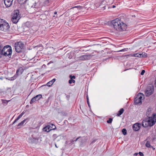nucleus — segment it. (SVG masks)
Masks as SVG:
<instances>
[{
  "instance_id": "nucleus-27",
  "label": "nucleus",
  "mask_w": 156,
  "mask_h": 156,
  "mask_svg": "<svg viewBox=\"0 0 156 156\" xmlns=\"http://www.w3.org/2000/svg\"><path fill=\"white\" fill-rule=\"evenodd\" d=\"M145 145L146 147H151L150 143L149 141H147L146 143L145 144Z\"/></svg>"
},
{
  "instance_id": "nucleus-44",
  "label": "nucleus",
  "mask_w": 156,
  "mask_h": 156,
  "mask_svg": "<svg viewBox=\"0 0 156 156\" xmlns=\"http://www.w3.org/2000/svg\"><path fill=\"white\" fill-rule=\"evenodd\" d=\"M113 8H115V6L114 5H113L112 6Z\"/></svg>"
},
{
  "instance_id": "nucleus-11",
  "label": "nucleus",
  "mask_w": 156,
  "mask_h": 156,
  "mask_svg": "<svg viewBox=\"0 0 156 156\" xmlns=\"http://www.w3.org/2000/svg\"><path fill=\"white\" fill-rule=\"evenodd\" d=\"M140 124L136 123L133 125V128L135 131H136L139 130L140 129Z\"/></svg>"
},
{
  "instance_id": "nucleus-31",
  "label": "nucleus",
  "mask_w": 156,
  "mask_h": 156,
  "mask_svg": "<svg viewBox=\"0 0 156 156\" xmlns=\"http://www.w3.org/2000/svg\"><path fill=\"white\" fill-rule=\"evenodd\" d=\"M151 111V108H149L147 109V114L149 115V114H150Z\"/></svg>"
},
{
  "instance_id": "nucleus-37",
  "label": "nucleus",
  "mask_w": 156,
  "mask_h": 156,
  "mask_svg": "<svg viewBox=\"0 0 156 156\" xmlns=\"http://www.w3.org/2000/svg\"><path fill=\"white\" fill-rule=\"evenodd\" d=\"M87 103L88 104V105L89 106V107L90 108V105L89 102V99H87Z\"/></svg>"
},
{
  "instance_id": "nucleus-18",
  "label": "nucleus",
  "mask_w": 156,
  "mask_h": 156,
  "mask_svg": "<svg viewBox=\"0 0 156 156\" xmlns=\"http://www.w3.org/2000/svg\"><path fill=\"white\" fill-rule=\"evenodd\" d=\"M56 79L55 78L53 79L51 81L48 82L46 84L47 85L48 87H51L55 81Z\"/></svg>"
},
{
  "instance_id": "nucleus-39",
  "label": "nucleus",
  "mask_w": 156,
  "mask_h": 156,
  "mask_svg": "<svg viewBox=\"0 0 156 156\" xmlns=\"http://www.w3.org/2000/svg\"><path fill=\"white\" fill-rule=\"evenodd\" d=\"M80 137V136L77 137L76 139V140H75V141H77V140Z\"/></svg>"
},
{
  "instance_id": "nucleus-42",
  "label": "nucleus",
  "mask_w": 156,
  "mask_h": 156,
  "mask_svg": "<svg viewBox=\"0 0 156 156\" xmlns=\"http://www.w3.org/2000/svg\"><path fill=\"white\" fill-rule=\"evenodd\" d=\"M96 140H93L92 142H91V144H93V143H94V142H95Z\"/></svg>"
},
{
  "instance_id": "nucleus-7",
  "label": "nucleus",
  "mask_w": 156,
  "mask_h": 156,
  "mask_svg": "<svg viewBox=\"0 0 156 156\" xmlns=\"http://www.w3.org/2000/svg\"><path fill=\"white\" fill-rule=\"evenodd\" d=\"M147 119L149 123V126H153L156 122V114H153L152 116L149 117Z\"/></svg>"
},
{
  "instance_id": "nucleus-26",
  "label": "nucleus",
  "mask_w": 156,
  "mask_h": 156,
  "mask_svg": "<svg viewBox=\"0 0 156 156\" xmlns=\"http://www.w3.org/2000/svg\"><path fill=\"white\" fill-rule=\"evenodd\" d=\"M76 8L77 9H78L80 10L81 9H82V7L81 6H74L72 8H71V9H74L75 8Z\"/></svg>"
},
{
  "instance_id": "nucleus-24",
  "label": "nucleus",
  "mask_w": 156,
  "mask_h": 156,
  "mask_svg": "<svg viewBox=\"0 0 156 156\" xmlns=\"http://www.w3.org/2000/svg\"><path fill=\"white\" fill-rule=\"evenodd\" d=\"M133 56L134 57H143V55H142V54H138V53H136V54H134Z\"/></svg>"
},
{
  "instance_id": "nucleus-41",
  "label": "nucleus",
  "mask_w": 156,
  "mask_h": 156,
  "mask_svg": "<svg viewBox=\"0 0 156 156\" xmlns=\"http://www.w3.org/2000/svg\"><path fill=\"white\" fill-rule=\"evenodd\" d=\"M138 154V153H135L134 154V156H136Z\"/></svg>"
},
{
  "instance_id": "nucleus-32",
  "label": "nucleus",
  "mask_w": 156,
  "mask_h": 156,
  "mask_svg": "<svg viewBox=\"0 0 156 156\" xmlns=\"http://www.w3.org/2000/svg\"><path fill=\"white\" fill-rule=\"evenodd\" d=\"M112 121V119L111 118L109 119L107 121V122L108 123H111Z\"/></svg>"
},
{
  "instance_id": "nucleus-38",
  "label": "nucleus",
  "mask_w": 156,
  "mask_h": 156,
  "mask_svg": "<svg viewBox=\"0 0 156 156\" xmlns=\"http://www.w3.org/2000/svg\"><path fill=\"white\" fill-rule=\"evenodd\" d=\"M139 154L140 156H144L143 154L141 152H139Z\"/></svg>"
},
{
  "instance_id": "nucleus-8",
  "label": "nucleus",
  "mask_w": 156,
  "mask_h": 156,
  "mask_svg": "<svg viewBox=\"0 0 156 156\" xmlns=\"http://www.w3.org/2000/svg\"><path fill=\"white\" fill-rule=\"evenodd\" d=\"M154 87L153 86H147L145 92L146 96L148 97L153 92Z\"/></svg>"
},
{
  "instance_id": "nucleus-4",
  "label": "nucleus",
  "mask_w": 156,
  "mask_h": 156,
  "mask_svg": "<svg viewBox=\"0 0 156 156\" xmlns=\"http://www.w3.org/2000/svg\"><path fill=\"white\" fill-rule=\"evenodd\" d=\"M20 12L18 10H16L13 12V16L12 18V21L15 23H17L20 18Z\"/></svg>"
},
{
  "instance_id": "nucleus-46",
  "label": "nucleus",
  "mask_w": 156,
  "mask_h": 156,
  "mask_svg": "<svg viewBox=\"0 0 156 156\" xmlns=\"http://www.w3.org/2000/svg\"><path fill=\"white\" fill-rule=\"evenodd\" d=\"M87 99H89V98H88V95H87Z\"/></svg>"
},
{
  "instance_id": "nucleus-5",
  "label": "nucleus",
  "mask_w": 156,
  "mask_h": 156,
  "mask_svg": "<svg viewBox=\"0 0 156 156\" xmlns=\"http://www.w3.org/2000/svg\"><path fill=\"white\" fill-rule=\"evenodd\" d=\"M143 98H144V95L142 93H139L135 98L134 99V103L136 105L138 104L141 105L142 103V100Z\"/></svg>"
},
{
  "instance_id": "nucleus-30",
  "label": "nucleus",
  "mask_w": 156,
  "mask_h": 156,
  "mask_svg": "<svg viewBox=\"0 0 156 156\" xmlns=\"http://www.w3.org/2000/svg\"><path fill=\"white\" fill-rule=\"evenodd\" d=\"M122 132L123 134L125 135L127 134V130L126 129H123L122 130Z\"/></svg>"
},
{
  "instance_id": "nucleus-14",
  "label": "nucleus",
  "mask_w": 156,
  "mask_h": 156,
  "mask_svg": "<svg viewBox=\"0 0 156 156\" xmlns=\"http://www.w3.org/2000/svg\"><path fill=\"white\" fill-rule=\"evenodd\" d=\"M29 119L27 118V119H24L23 121L21 122L20 123H19L17 126V128L19 129L21 128L22 126L24 125V123L27 121L26 123L28 122L29 121Z\"/></svg>"
},
{
  "instance_id": "nucleus-22",
  "label": "nucleus",
  "mask_w": 156,
  "mask_h": 156,
  "mask_svg": "<svg viewBox=\"0 0 156 156\" xmlns=\"http://www.w3.org/2000/svg\"><path fill=\"white\" fill-rule=\"evenodd\" d=\"M4 50V47L3 48V46L0 45V54L3 55V53H4V51H3Z\"/></svg>"
},
{
  "instance_id": "nucleus-13",
  "label": "nucleus",
  "mask_w": 156,
  "mask_h": 156,
  "mask_svg": "<svg viewBox=\"0 0 156 156\" xmlns=\"http://www.w3.org/2000/svg\"><path fill=\"white\" fill-rule=\"evenodd\" d=\"M13 0H4V3L6 7H10L12 4Z\"/></svg>"
},
{
  "instance_id": "nucleus-43",
  "label": "nucleus",
  "mask_w": 156,
  "mask_h": 156,
  "mask_svg": "<svg viewBox=\"0 0 156 156\" xmlns=\"http://www.w3.org/2000/svg\"><path fill=\"white\" fill-rule=\"evenodd\" d=\"M55 147H56V148H58V147L57 146V145L56 144V143L55 144Z\"/></svg>"
},
{
  "instance_id": "nucleus-36",
  "label": "nucleus",
  "mask_w": 156,
  "mask_h": 156,
  "mask_svg": "<svg viewBox=\"0 0 156 156\" xmlns=\"http://www.w3.org/2000/svg\"><path fill=\"white\" fill-rule=\"evenodd\" d=\"M145 73V71L144 70H143L141 73V75H143L144 74V73Z\"/></svg>"
},
{
  "instance_id": "nucleus-15",
  "label": "nucleus",
  "mask_w": 156,
  "mask_h": 156,
  "mask_svg": "<svg viewBox=\"0 0 156 156\" xmlns=\"http://www.w3.org/2000/svg\"><path fill=\"white\" fill-rule=\"evenodd\" d=\"M38 139L35 138H29L28 140L30 143H36L37 142Z\"/></svg>"
},
{
  "instance_id": "nucleus-48",
  "label": "nucleus",
  "mask_w": 156,
  "mask_h": 156,
  "mask_svg": "<svg viewBox=\"0 0 156 156\" xmlns=\"http://www.w3.org/2000/svg\"><path fill=\"white\" fill-rule=\"evenodd\" d=\"M146 54V55H147V54L145 53V54Z\"/></svg>"
},
{
  "instance_id": "nucleus-19",
  "label": "nucleus",
  "mask_w": 156,
  "mask_h": 156,
  "mask_svg": "<svg viewBox=\"0 0 156 156\" xmlns=\"http://www.w3.org/2000/svg\"><path fill=\"white\" fill-rule=\"evenodd\" d=\"M124 112V109L123 108H122L120 109V110L118 111V113L117 114V116H120Z\"/></svg>"
},
{
  "instance_id": "nucleus-3",
  "label": "nucleus",
  "mask_w": 156,
  "mask_h": 156,
  "mask_svg": "<svg viewBox=\"0 0 156 156\" xmlns=\"http://www.w3.org/2000/svg\"><path fill=\"white\" fill-rule=\"evenodd\" d=\"M4 51L3 55L5 56H8L10 58L12 54V51L11 47L9 45H6L4 47Z\"/></svg>"
},
{
  "instance_id": "nucleus-25",
  "label": "nucleus",
  "mask_w": 156,
  "mask_h": 156,
  "mask_svg": "<svg viewBox=\"0 0 156 156\" xmlns=\"http://www.w3.org/2000/svg\"><path fill=\"white\" fill-rule=\"evenodd\" d=\"M19 4H23L26 3L27 0H18Z\"/></svg>"
},
{
  "instance_id": "nucleus-47",
  "label": "nucleus",
  "mask_w": 156,
  "mask_h": 156,
  "mask_svg": "<svg viewBox=\"0 0 156 156\" xmlns=\"http://www.w3.org/2000/svg\"><path fill=\"white\" fill-rule=\"evenodd\" d=\"M1 57H2V56L1 55H0V58H1Z\"/></svg>"
},
{
  "instance_id": "nucleus-17",
  "label": "nucleus",
  "mask_w": 156,
  "mask_h": 156,
  "mask_svg": "<svg viewBox=\"0 0 156 156\" xmlns=\"http://www.w3.org/2000/svg\"><path fill=\"white\" fill-rule=\"evenodd\" d=\"M50 127L49 125L43 128V131L47 132H49L50 130H51V129H50Z\"/></svg>"
},
{
  "instance_id": "nucleus-6",
  "label": "nucleus",
  "mask_w": 156,
  "mask_h": 156,
  "mask_svg": "<svg viewBox=\"0 0 156 156\" xmlns=\"http://www.w3.org/2000/svg\"><path fill=\"white\" fill-rule=\"evenodd\" d=\"M16 51L18 53H20L23 49L24 44L22 42H16L14 45Z\"/></svg>"
},
{
  "instance_id": "nucleus-29",
  "label": "nucleus",
  "mask_w": 156,
  "mask_h": 156,
  "mask_svg": "<svg viewBox=\"0 0 156 156\" xmlns=\"http://www.w3.org/2000/svg\"><path fill=\"white\" fill-rule=\"evenodd\" d=\"M70 79L69 81V84H71L72 83H74L75 82V81L73 79H72L71 78H70Z\"/></svg>"
},
{
  "instance_id": "nucleus-9",
  "label": "nucleus",
  "mask_w": 156,
  "mask_h": 156,
  "mask_svg": "<svg viewBox=\"0 0 156 156\" xmlns=\"http://www.w3.org/2000/svg\"><path fill=\"white\" fill-rule=\"evenodd\" d=\"M92 55H84L79 57L80 60H89L92 57Z\"/></svg>"
},
{
  "instance_id": "nucleus-21",
  "label": "nucleus",
  "mask_w": 156,
  "mask_h": 156,
  "mask_svg": "<svg viewBox=\"0 0 156 156\" xmlns=\"http://www.w3.org/2000/svg\"><path fill=\"white\" fill-rule=\"evenodd\" d=\"M2 103L3 104V105L5 106L6 105L8 102L9 101H7L6 100H3V99H2Z\"/></svg>"
},
{
  "instance_id": "nucleus-10",
  "label": "nucleus",
  "mask_w": 156,
  "mask_h": 156,
  "mask_svg": "<svg viewBox=\"0 0 156 156\" xmlns=\"http://www.w3.org/2000/svg\"><path fill=\"white\" fill-rule=\"evenodd\" d=\"M42 97V95L41 94H39L36 95L35 97L33 98H32L30 101V104H32L34 102L36 101L39 100Z\"/></svg>"
},
{
  "instance_id": "nucleus-16",
  "label": "nucleus",
  "mask_w": 156,
  "mask_h": 156,
  "mask_svg": "<svg viewBox=\"0 0 156 156\" xmlns=\"http://www.w3.org/2000/svg\"><path fill=\"white\" fill-rule=\"evenodd\" d=\"M19 69L17 70L16 74L13 77L10 78L11 79H9V80H14L19 75Z\"/></svg>"
},
{
  "instance_id": "nucleus-45",
  "label": "nucleus",
  "mask_w": 156,
  "mask_h": 156,
  "mask_svg": "<svg viewBox=\"0 0 156 156\" xmlns=\"http://www.w3.org/2000/svg\"><path fill=\"white\" fill-rule=\"evenodd\" d=\"M57 13V12L56 11L55 12H54V14H56Z\"/></svg>"
},
{
  "instance_id": "nucleus-20",
  "label": "nucleus",
  "mask_w": 156,
  "mask_h": 156,
  "mask_svg": "<svg viewBox=\"0 0 156 156\" xmlns=\"http://www.w3.org/2000/svg\"><path fill=\"white\" fill-rule=\"evenodd\" d=\"M23 115L21 113L19 116L17 118L15 119V120L12 123V125L14 124L15 123H16L19 119H20L23 116Z\"/></svg>"
},
{
  "instance_id": "nucleus-2",
  "label": "nucleus",
  "mask_w": 156,
  "mask_h": 156,
  "mask_svg": "<svg viewBox=\"0 0 156 156\" xmlns=\"http://www.w3.org/2000/svg\"><path fill=\"white\" fill-rule=\"evenodd\" d=\"M9 24L3 19H0V30L7 32L9 28Z\"/></svg>"
},
{
  "instance_id": "nucleus-35",
  "label": "nucleus",
  "mask_w": 156,
  "mask_h": 156,
  "mask_svg": "<svg viewBox=\"0 0 156 156\" xmlns=\"http://www.w3.org/2000/svg\"><path fill=\"white\" fill-rule=\"evenodd\" d=\"M69 78H71L72 79H75L76 77H75V76H72V75H70Z\"/></svg>"
},
{
  "instance_id": "nucleus-34",
  "label": "nucleus",
  "mask_w": 156,
  "mask_h": 156,
  "mask_svg": "<svg viewBox=\"0 0 156 156\" xmlns=\"http://www.w3.org/2000/svg\"><path fill=\"white\" fill-rule=\"evenodd\" d=\"M128 49L127 48H124L123 49H122L120 50L119 51H122H122H127Z\"/></svg>"
},
{
  "instance_id": "nucleus-1",
  "label": "nucleus",
  "mask_w": 156,
  "mask_h": 156,
  "mask_svg": "<svg viewBox=\"0 0 156 156\" xmlns=\"http://www.w3.org/2000/svg\"><path fill=\"white\" fill-rule=\"evenodd\" d=\"M112 23L114 28L118 31H125L127 28L126 24L119 18L113 20L112 22Z\"/></svg>"
},
{
  "instance_id": "nucleus-33",
  "label": "nucleus",
  "mask_w": 156,
  "mask_h": 156,
  "mask_svg": "<svg viewBox=\"0 0 156 156\" xmlns=\"http://www.w3.org/2000/svg\"><path fill=\"white\" fill-rule=\"evenodd\" d=\"M58 136L56 134H54L52 136V137L53 138H54V140Z\"/></svg>"
},
{
  "instance_id": "nucleus-40",
  "label": "nucleus",
  "mask_w": 156,
  "mask_h": 156,
  "mask_svg": "<svg viewBox=\"0 0 156 156\" xmlns=\"http://www.w3.org/2000/svg\"><path fill=\"white\" fill-rule=\"evenodd\" d=\"M25 112L24 111H23V112H22L21 113V114L23 115L25 113Z\"/></svg>"
},
{
  "instance_id": "nucleus-28",
  "label": "nucleus",
  "mask_w": 156,
  "mask_h": 156,
  "mask_svg": "<svg viewBox=\"0 0 156 156\" xmlns=\"http://www.w3.org/2000/svg\"><path fill=\"white\" fill-rule=\"evenodd\" d=\"M51 2V0H45L44 3L45 5H48Z\"/></svg>"
},
{
  "instance_id": "nucleus-12",
  "label": "nucleus",
  "mask_w": 156,
  "mask_h": 156,
  "mask_svg": "<svg viewBox=\"0 0 156 156\" xmlns=\"http://www.w3.org/2000/svg\"><path fill=\"white\" fill-rule=\"evenodd\" d=\"M142 126L145 128L149 126V123L148 122V120L147 118H146L143 120L142 122Z\"/></svg>"
},
{
  "instance_id": "nucleus-23",
  "label": "nucleus",
  "mask_w": 156,
  "mask_h": 156,
  "mask_svg": "<svg viewBox=\"0 0 156 156\" xmlns=\"http://www.w3.org/2000/svg\"><path fill=\"white\" fill-rule=\"evenodd\" d=\"M49 126H51L50 129H51V130H54L56 128L55 126L53 124H50Z\"/></svg>"
}]
</instances>
